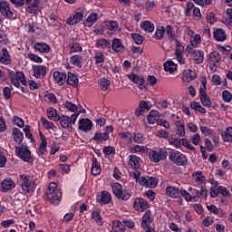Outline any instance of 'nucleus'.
<instances>
[{
	"label": "nucleus",
	"instance_id": "nucleus-11",
	"mask_svg": "<svg viewBox=\"0 0 232 232\" xmlns=\"http://www.w3.org/2000/svg\"><path fill=\"white\" fill-rule=\"evenodd\" d=\"M0 14L5 17V19H15V14L10 9V4L5 0H0Z\"/></svg>",
	"mask_w": 232,
	"mask_h": 232
},
{
	"label": "nucleus",
	"instance_id": "nucleus-34",
	"mask_svg": "<svg viewBox=\"0 0 232 232\" xmlns=\"http://www.w3.org/2000/svg\"><path fill=\"white\" fill-rule=\"evenodd\" d=\"M98 202L102 206H104V204H110L111 202V194L106 190H103Z\"/></svg>",
	"mask_w": 232,
	"mask_h": 232
},
{
	"label": "nucleus",
	"instance_id": "nucleus-17",
	"mask_svg": "<svg viewBox=\"0 0 232 232\" xmlns=\"http://www.w3.org/2000/svg\"><path fill=\"white\" fill-rule=\"evenodd\" d=\"M78 128L81 130V131H85L86 133L92 130V128H93V122L88 118H82L79 121Z\"/></svg>",
	"mask_w": 232,
	"mask_h": 232
},
{
	"label": "nucleus",
	"instance_id": "nucleus-60",
	"mask_svg": "<svg viewBox=\"0 0 232 232\" xmlns=\"http://www.w3.org/2000/svg\"><path fill=\"white\" fill-rule=\"evenodd\" d=\"M201 43L200 34H195L190 38V44L193 46V48H197L198 44Z\"/></svg>",
	"mask_w": 232,
	"mask_h": 232
},
{
	"label": "nucleus",
	"instance_id": "nucleus-13",
	"mask_svg": "<svg viewBox=\"0 0 232 232\" xmlns=\"http://www.w3.org/2000/svg\"><path fill=\"white\" fill-rule=\"evenodd\" d=\"M174 43L176 45L174 55L179 64H186V58H184V45H182L179 40H175Z\"/></svg>",
	"mask_w": 232,
	"mask_h": 232
},
{
	"label": "nucleus",
	"instance_id": "nucleus-46",
	"mask_svg": "<svg viewBox=\"0 0 232 232\" xmlns=\"http://www.w3.org/2000/svg\"><path fill=\"white\" fill-rule=\"evenodd\" d=\"M165 33H166L165 26L157 27L156 32L154 34V39H156L157 41H160V39H163Z\"/></svg>",
	"mask_w": 232,
	"mask_h": 232
},
{
	"label": "nucleus",
	"instance_id": "nucleus-19",
	"mask_svg": "<svg viewBox=\"0 0 232 232\" xmlns=\"http://www.w3.org/2000/svg\"><path fill=\"white\" fill-rule=\"evenodd\" d=\"M34 52H39V53H50L52 51V47H50V44L44 43V42H38L35 43L34 45Z\"/></svg>",
	"mask_w": 232,
	"mask_h": 232
},
{
	"label": "nucleus",
	"instance_id": "nucleus-6",
	"mask_svg": "<svg viewBox=\"0 0 232 232\" xmlns=\"http://www.w3.org/2000/svg\"><path fill=\"white\" fill-rule=\"evenodd\" d=\"M19 177L23 180L21 184L22 191L24 193H34L35 191V181L30 179V176L26 174H20Z\"/></svg>",
	"mask_w": 232,
	"mask_h": 232
},
{
	"label": "nucleus",
	"instance_id": "nucleus-56",
	"mask_svg": "<svg viewBox=\"0 0 232 232\" xmlns=\"http://www.w3.org/2000/svg\"><path fill=\"white\" fill-rule=\"evenodd\" d=\"M106 26L111 32H117L119 30V22L110 21L107 23Z\"/></svg>",
	"mask_w": 232,
	"mask_h": 232
},
{
	"label": "nucleus",
	"instance_id": "nucleus-61",
	"mask_svg": "<svg viewBox=\"0 0 232 232\" xmlns=\"http://www.w3.org/2000/svg\"><path fill=\"white\" fill-rule=\"evenodd\" d=\"M165 32L169 39V41L171 43H175V41H177V39H175V34H173V29L171 28V25H167L165 28Z\"/></svg>",
	"mask_w": 232,
	"mask_h": 232
},
{
	"label": "nucleus",
	"instance_id": "nucleus-64",
	"mask_svg": "<svg viewBox=\"0 0 232 232\" xmlns=\"http://www.w3.org/2000/svg\"><path fill=\"white\" fill-rule=\"evenodd\" d=\"M133 140L136 144H144V140H146V139L142 133H134Z\"/></svg>",
	"mask_w": 232,
	"mask_h": 232
},
{
	"label": "nucleus",
	"instance_id": "nucleus-28",
	"mask_svg": "<svg viewBox=\"0 0 232 232\" xmlns=\"http://www.w3.org/2000/svg\"><path fill=\"white\" fill-rule=\"evenodd\" d=\"M214 38L218 43H224L227 39V34H226V31L222 28H218L213 33Z\"/></svg>",
	"mask_w": 232,
	"mask_h": 232
},
{
	"label": "nucleus",
	"instance_id": "nucleus-5",
	"mask_svg": "<svg viewBox=\"0 0 232 232\" xmlns=\"http://www.w3.org/2000/svg\"><path fill=\"white\" fill-rule=\"evenodd\" d=\"M8 75L12 84H14V86H15L16 88H19L21 84L26 86V77H24V73H23V72L8 71Z\"/></svg>",
	"mask_w": 232,
	"mask_h": 232
},
{
	"label": "nucleus",
	"instance_id": "nucleus-36",
	"mask_svg": "<svg viewBox=\"0 0 232 232\" xmlns=\"http://www.w3.org/2000/svg\"><path fill=\"white\" fill-rule=\"evenodd\" d=\"M159 117L160 113L158 112V111L151 110L149 115L147 116V121L149 124H155V122L159 121Z\"/></svg>",
	"mask_w": 232,
	"mask_h": 232
},
{
	"label": "nucleus",
	"instance_id": "nucleus-43",
	"mask_svg": "<svg viewBox=\"0 0 232 232\" xmlns=\"http://www.w3.org/2000/svg\"><path fill=\"white\" fill-rule=\"evenodd\" d=\"M112 229L115 232H124L126 231V227H124L123 223L119 220L112 221Z\"/></svg>",
	"mask_w": 232,
	"mask_h": 232
},
{
	"label": "nucleus",
	"instance_id": "nucleus-18",
	"mask_svg": "<svg viewBox=\"0 0 232 232\" xmlns=\"http://www.w3.org/2000/svg\"><path fill=\"white\" fill-rule=\"evenodd\" d=\"M15 188V181L12 179V178H6L1 183V191L3 193H6L7 191H10Z\"/></svg>",
	"mask_w": 232,
	"mask_h": 232
},
{
	"label": "nucleus",
	"instance_id": "nucleus-7",
	"mask_svg": "<svg viewBox=\"0 0 232 232\" xmlns=\"http://www.w3.org/2000/svg\"><path fill=\"white\" fill-rule=\"evenodd\" d=\"M78 117L79 114H72L71 117L63 115L59 117L58 121H60L62 128L68 130V128H72V124L77 122Z\"/></svg>",
	"mask_w": 232,
	"mask_h": 232
},
{
	"label": "nucleus",
	"instance_id": "nucleus-23",
	"mask_svg": "<svg viewBox=\"0 0 232 232\" xmlns=\"http://www.w3.org/2000/svg\"><path fill=\"white\" fill-rule=\"evenodd\" d=\"M12 136L14 142H16L18 146H21V144H23V140H24V134L23 133V131H21V130L14 128L12 130Z\"/></svg>",
	"mask_w": 232,
	"mask_h": 232
},
{
	"label": "nucleus",
	"instance_id": "nucleus-33",
	"mask_svg": "<svg viewBox=\"0 0 232 232\" xmlns=\"http://www.w3.org/2000/svg\"><path fill=\"white\" fill-rule=\"evenodd\" d=\"M140 28L144 32H147L148 34H151L155 30V24L153 23H151L150 21L146 20V21L141 22Z\"/></svg>",
	"mask_w": 232,
	"mask_h": 232
},
{
	"label": "nucleus",
	"instance_id": "nucleus-62",
	"mask_svg": "<svg viewBox=\"0 0 232 232\" xmlns=\"http://www.w3.org/2000/svg\"><path fill=\"white\" fill-rule=\"evenodd\" d=\"M92 217L93 220H95L96 224H98V226H102L103 222L102 218L101 217V212L92 211Z\"/></svg>",
	"mask_w": 232,
	"mask_h": 232
},
{
	"label": "nucleus",
	"instance_id": "nucleus-32",
	"mask_svg": "<svg viewBox=\"0 0 232 232\" xmlns=\"http://www.w3.org/2000/svg\"><path fill=\"white\" fill-rule=\"evenodd\" d=\"M97 19H99V14L97 13H91L84 22V26H87V28L93 26L97 23Z\"/></svg>",
	"mask_w": 232,
	"mask_h": 232
},
{
	"label": "nucleus",
	"instance_id": "nucleus-48",
	"mask_svg": "<svg viewBox=\"0 0 232 232\" xmlns=\"http://www.w3.org/2000/svg\"><path fill=\"white\" fill-rule=\"evenodd\" d=\"M82 46L77 42H72L70 47V53H81Z\"/></svg>",
	"mask_w": 232,
	"mask_h": 232
},
{
	"label": "nucleus",
	"instance_id": "nucleus-49",
	"mask_svg": "<svg viewBox=\"0 0 232 232\" xmlns=\"http://www.w3.org/2000/svg\"><path fill=\"white\" fill-rule=\"evenodd\" d=\"M190 108L192 110H196V111H199V113H206V108L202 107V105H200V103L198 102H191Z\"/></svg>",
	"mask_w": 232,
	"mask_h": 232
},
{
	"label": "nucleus",
	"instance_id": "nucleus-51",
	"mask_svg": "<svg viewBox=\"0 0 232 232\" xmlns=\"http://www.w3.org/2000/svg\"><path fill=\"white\" fill-rule=\"evenodd\" d=\"M227 15H228L227 18L223 17L222 18V22L224 23V24H226L227 26H232V7L227 9Z\"/></svg>",
	"mask_w": 232,
	"mask_h": 232
},
{
	"label": "nucleus",
	"instance_id": "nucleus-45",
	"mask_svg": "<svg viewBox=\"0 0 232 232\" xmlns=\"http://www.w3.org/2000/svg\"><path fill=\"white\" fill-rule=\"evenodd\" d=\"M168 141L170 144V146L175 147L177 150H179V148H180V146H182V139H179V138L170 136L168 139Z\"/></svg>",
	"mask_w": 232,
	"mask_h": 232
},
{
	"label": "nucleus",
	"instance_id": "nucleus-47",
	"mask_svg": "<svg viewBox=\"0 0 232 232\" xmlns=\"http://www.w3.org/2000/svg\"><path fill=\"white\" fill-rule=\"evenodd\" d=\"M27 12L30 14H37V12H39V0H34V3L30 4L27 7Z\"/></svg>",
	"mask_w": 232,
	"mask_h": 232
},
{
	"label": "nucleus",
	"instance_id": "nucleus-14",
	"mask_svg": "<svg viewBox=\"0 0 232 232\" xmlns=\"http://www.w3.org/2000/svg\"><path fill=\"white\" fill-rule=\"evenodd\" d=\"M139 184H140V186H144L145 188H157L159 179H157V178L144 176L139 179Z\"/></svg>",
	"mask_w": 232,
	"mask_h": 232
},
{
	"label": "nucleus",
	"instance_id": "nucleus-50",
	"mask_svg": "<svg viewBox=\"0 0 232 232\" xmlns=\"http://www.w3.org/2000/svg\"><path fill=\"white\" fill-rule=\"evenodd\" d=\"M208 84V80L206 79V77H202L201 78V85L199 87V95H208V87H206V85Z\"/></svg>",
	"mask_w": 232,
	"mask_h": 232
},
{
	"label": "nucleus",
	"instance_id": "nucleus-21",
	"mask_svg": "<svg viewBox=\"0 0 232 232\" xmlns=\"http://www.w3.org/2000/svg\"><path fill=\"white\" fill-rule=\"evenodd\" d=\"M40 140L41 143L38 146V150H36V153L39 157H43L44 153H46V148L48 147V140H46V137L43 135V133L40 132Z\"/></svg>",
	"mask_w": 232,
	"mask_h": 232
},
{
	"label": "nucleus",
	"instance_id": "nucleus-63",
	"mask_svg": "<svg viewBox=\"0 0 232 232\" xmlns=\"http://www.w3.org/2000/svg\"><path fill=\"white\" fill-rule=\"evenodd\" d=\"M94 61L96 64H104V53L98 52L94 54Z\"/></svg>",
	"mask_w": 232,
	"mask_h": 232
},
{
	"label": "nucleus",
	"instance_id": "nucleus-29",
	"mask_svg": "<svg viewBox=\"0 0 232 232\" xmlns=\"http://www.w3.org/2000/svg\"><path fill=\"white\" fill-rule=\"evenodd\" d=\"M128 165L131 169H139L140 168V159L137 155H130Z\"/></svg>",
	"mask_w": 232,
	"mask_h": 232
},
{
	"label": "nucleus",
	"instance_id": "nucleus-40",
	"mask_svg": "<svg viewBox=\"0 0 232 232\" xmlns=\"http://www.w3.org/2000/svg\"><path fill=\"white\" fill-rule=\"evenodd\" d=\"M164 70L169 73L177 72L178 65L173 61H168L164 63Z\"/></svg>",
	"mask_w": 232,
	"mask_h": 232
},
{
	"label": "nucleus",
	"instance_id": "nucleus-42",
	"mask_svg": "<svg viewBox=\"0 0 232 232\" xmlns=\"http://www.w3.org/2000/svg\"><path fill=\"white\" fill-rule=\"evenodd\" d=\"M224 142H232V127H227L222 133Z\"/></svg>",
	"mask_w": 232,
	"mask_h": 232
},
{
	"label": "nucleus",
	"instance_id": "nucleus-25",
	"mask_svg": "<svg viewBox=\"0 0 232 232\" xmlns=\"http://www.w3.org/2000/svg\"><path fill=\"white\" fill-rule=\"evenodd\" d=\"M193 180L198 184V186H202L206 183V176L203 171L198 170L192 173Z\"/></svg>",
	"mask_w": 232,
	"mask_h": 232
},
{
	"label": "nucleus",
	"instance_id": "nucleus-37",
	"mask_svg": "<svg viewBox=\"0 0 232 232\" xmlns=\"http://www.w3.org/2000/svg\"><path fill=\"white\" fill-rule=\"evenodd\" d=\"M46 113L49 121H59V117H61L57 113V109L55 108H48Z\"/></svg>",
	"mask_w": 232,
	"mask_h": 232
},
{
	"label": "nucleus",
	"instance_id": "nucleus-39",
	"mask_svg": "<svg viewBox=\"0 0 232 232\" xmlns=\"http://www.w3.org/2000/svg\"><path fill=\"white\" fill-rule=\"evenodd\" d=\"M67 84H70V86L77 87L79 85V78H77L75 74L69 72L67 74Z\"/></svg>",
	"mask_w": 232,
	"mask_h": 232
},
{
	"label": "nucleus",
	"instance_id": "nucleus-57",
	"mask_svg": "<svg viewBox=\"0 0 232 232\" xmlns=\"http://www.w3.org/2000/svg\"><path fill=\"white\" fill-rule=\"evenodd\" d=\"M130 197H131V194L130 193V191L126 189H121L117 198H119L120 200H130Z\"/></svg>",
	"mask_w": 232,
	"mask_h": 232
},
{
	"label": "nucleus",
	"instance_id": "nucleus-30",
	"mask_svg": "<svg viewBox=\"0 0 232 232\" xmlns=\"http://www.w3.org/2000/svg\"><path fill=\"white\" fill-rule=\"evenodd\" d=\"M53 77L58 86H63L66 82V72H54Z\"/></svg>",
	"mask_w": 232,
	"mask_h": 232
},
{
	"label": "nucleus",
	"instance_id": "nucleus-58",
	"mask_svg": "<svg viewBox=\"0 0 232 232\" xmlns=\"http://www.w3.org/2000/svg\"><path fill=\"white\" fill-rule=\"evenodd\" d=\"M64 106L68 111H72V113L77 112V110H79V107L72 102H65Z\"/></svg>",
	"mask_w": 232,
	"mask_h": 232
},
{
	"label": "nucleus",
	"instance_id": "nucleus-41",
	"mask_svg": "<svg viewBox=\"0 0 232 232\" xmlns=\"http://www.w3.org/2000/svg\"><path fill=\"white\" fill-rule=\"evenodd\" d=\"M70 63L71 64H73V66H78V68H82V57H81L79 54H74L71 57Z\"/></svg>",
	"mask_w": 232,
	"mask_h": 232
},
{
	"label": "nucleus",
	"instance_id": "nucleus-53",
	"mask_svg": "<svg viewBox=\"0 0 232 232\" xmlns=\"http://www.w3.org/2000/svg\"><path fill=\"white\" fill-rule=\"evenodd\" d=\"M119 137L120 139H123V140H127L129 144H131V142H133V135H131L130 131L120 132Z\"/></svg>",
	"mask_w": 232,
	"mask_h": 232
},
{
	"label": "nucleus",
	"instance_id": "nucleus-10",
	"mask_svg": "<svg viewBox=\"0 0 232 232\" xmlns=\"http://www.w3.org/2000/svg\"><path fill=\"white\" fill-rule=\"evenodd\" d=\"M128 79L131 81V82H134V84H137L139 90H141V92H146L148 88H146V80H144V77L139 76L135 74V72H130L128 74Z\"/></svg>",
	"mask_w": 232,
	"mask_h": 232
},
{
	"label": "nucleus",
	"instance_id": "nucleus-9",
	"mask_svg": "<svg viewBox=\"0 0 232 232\" xmlns=\"http://www.w3.org/2000/svg\"><path fill=\"white\" fill-rule=\"evenodd\" d=\"M168 157V151L166 150L161 149L159 151L157 150H151L149 153V159L151 162H155V164H159L160 160H164Z\"/></svg>",
	"mask_w": 232,
	"mask_h": 232
},
{
	"label": "nucleus",
	"instance_id": "nucleus-35",
	"mask_svg": "<svg viewBox=\"0 0 232 232\" xmlns=\"http://www.w3.org/2000/svg\"><path fill=\"white\" fill-rule=\"evenodd\" d=\"M102 169L101 168V163L97 162V158H92V175L97 176L101 175Z\"/></svg>",
	"mask_w": 232,
	"mask_h": 232
},
{
	"label": "nucleus",
	"instance_id": "nucleus-16",
	"mask_svg": "<svg viewBox=\"0 0 232 232\" xmlns=\"http://www.w3.org/2000/svg\"><path fill=\"white\" fill-rule=\"evenodd\" d=\"M133 208L136 211L144 212L148 208H150V204L144 198H137L134 200Z\"/></svg>",
	"mask_w": 232,
	"mask_h": 232
},
{
	"label": "nucleus",
	"instance_id": "nucleus-22",
	"mask_svg": "<svg viewBox=\"0 0 232 232\" xmlns=\"http://www.w3.org/2000/svg\"><path fill=\"white\" fill-rule=\"evenodd\" d=\"M181 79L183 82H191V81L197 79V73L191 69H186L182 72Z\"/></svg>",
	"mask_w": 232,
	"mask_h": 232
},
{
	"label": "nucleus",
	"instance_id": "nucleus-1",
	"mask_svg": "<svg viewBox=\"0 0 232 232\" xmlns=\"http://www.w3.org/2000/svg\"><path fill=\"white\" fill-rule=\"evenodd\" d=\"M14 148L15 155L18 159H21L24 162H34V156H32V151L26 144L23 143L21 145H16Z\"/></svg>",
	"mask_w": 232,
	"mask_h": 232
},
{
	"label": "nucleus",
	"instance_id": "nucleus-27",
	"mask_svg": "<svg viewBox=\"0 0 232 232\" xmlns=\"http://www.w3.org/2000/svg\"><path fill=\"white\" fill-rule=\"evenodd\" d=\"M111 48L116 53H122L125 50L124 44H122V42L119 38L112 39Z\"/></svg>",
	"mask_w": 232,
	"mask_h": 232
},
{
	"label": "nucleus",
	"instance_id": "nucleus-52",
	"mask_svg": "<svg viewBox=\"0 0 232 232\" xmlns=\"http://www.w3.org/2000/svg\"><path fill=\"white\" fill-rule=\"evenodd\" d=\"M110 139V134L108 132H96L94 136V140L101 142L102 140H108Z\"/></svg>",
	"mask_w": 232,
	"mask_h": 232
},
{
	"label": "nucleus",
	"instance_id": "nucleus-24",
	"mask_svg": "<svg viewBox=\"0 0 232 232\" xmlns=\"http://www.w3.org/2000/svg\"><path fill=\"white\" fill-rule=\"evenodd\" d=\"M176 119L175 127L177 135H179V137H186V127L184 126V122L179 120L180 119L179 116H176Z\"/></svg>",
	"mask_w": 232,
	"mask_h": 232
},
{
	"label": "nucleus",
	"instance_id": "nucleus-59",
	"mask_svg": "<svg viewBox=\"0 0 232 232\" xmlns=\"http://www.w3.org/2000/svg\"><path fill=\"white\" fill-rule=\"evenodd\" d=\"M44 101H46L47 102H51L52 104H57L58 102L57 97L52 92L44 95Z\"/></svg>",
	"mask_w": 232,
	"mask_h": 232
},
{
	"label": "nucleus",
	"instance_id": "nucleus-54",
	"mask_svg": "<svg viewBox=\"0 0 232 232\" xmlns=\"http://www.w3.org/2000/svg\"><path fill=\"white\" fill-rule=\"evenodd\" d=\"M27 58L29 61H32V63H36L37 64L43 63V58L35 53H27Z\"/></svg>",
	"mask_w": 232,
	"mask_h": 232
},
{
	"label": "nucleus",
	"instance_id": "nucleus-44",
	"mask_svg": "<svg viewBox=\"0 0 232 232\" xmlns=\"http://www.w3.org/2000/svg\"><path fill=\"white\" fill-rule=\"evenodd\" d=\"M99 84L102 92H108V90H110V86H111V82L107 78H102Z\"/></svg>",
	"mask_w": 232,
	"mask_h": 232
},
{
	"label": "nucleus",
	"instance_id": "nucleus-2",
	"mask_svg": "<svg viewBox=\"0 0 232 232\" xmlns=\"http://www.w3.org/2000/svg\"><path fill=\"white\" fill-rule=\"evenodd\" d=\"M46 194L48 196V198H50L52 204L57 206V204L61 202V197L63 193L61 192V189L57 188V183L51 182L49 184V188L46 191Z\"/></svg>",
	"mask_w": 232,
	"mask_h": 232
},
{
	"label": "nucleus",
	"instance_id": "nucleus-3",
	"mask_svg": "<svg viewBox=\"0 0 232 232\" xmlns=\"http://www.w3.org/2000/svg\"><path fill=\"white\" fill-rule=\"evenodd\" d=\"M84 14H86V7L80 6L74 10V14L66 19V24L73 26L81 23L84 19Z\"/></svg>",
	"mask_w": 232,
	"mask_h": 232
},
{
	"label": "nucleus",
	"instance_id": "nucleus-26",
	"mask_svg": "<svg viewBox=\"0 0 232 232\" xmlns=\"http://www.w3.org/2000/svg\"><path fill=\"white\" fill-rule=\"evenodd\" d=\"M0 63L5 64V66L12 64V58L10 57V53L6 48L2 49V53L0 54Z\"/></svg>",
	"mask_w": 232,
	"mask_h": 232
},
{
	"label": "nucleus",
	"instance_id": "nucleus-8",
	"mask_svg": "<svg viewBox=\"0 0 232 232\" xmlns=\"http://www.w3.org/2000/svg\"><path fill=\"white\" fill-rule=\"evenodd\" d=\"M32 72L34 79H44L48 73V67L43 64H34L32 67Z\"/></svg>",
	"mask_w": 232,
	"mask_h": 232
},
{
	"label": "nucleus",
	"instance_id": "nucleus-20",
	"mask_svg": "<svg viewBox=\"0 0 232 232\" xmlns=\"http://www.w3.org/2000/svg\"><path fill=\"white\" fill-rule=\"evenodd\" d=\"M220 59H222V56L220 55V53H218V52L212 51L208 54V63L211 64L210 68L212 70H213V66L215 68H217V66H218V63H220Z\"/></svg>",
	"mask_w": 232,
	"mask_h": 232
},
{
	"label": "nucleus",
	"instance_id": "nucleus-38",
	"mask_svg": "<svg viewBox=\"0 0 232 232\" xmlns=\"http://www.w3.org/2000/svg\"><path fill=\"white\" fill-rule=\"evenodd\" d=\"M96 48H102L103 50H110L111 48V43L107 39H99L96 42Z\"/></svg>",
	"mask_w": 232,
	"mask_h": 232
},
{
	"label": "nucleus",
	"instance_id": "nucleus-4",
	"mask_svg": "<svg viewBox=\"0 0 232 232\" xmlns=\"http://www.w3.org/2000/svg\"><path fill=\"white\" fill-rule=\"evenodd\" d=\"M169 160L171 161L172 164L176 166H186L188 164V158L184 155V153L172 150L169 153Z\"/></svg>",
	"mask_w": 232,
	"mask_h": 232
},
{
	"label": "nucleus",
	"instance_id": "nucleus-15",
	"mask_svg": "<svg viewBox=\"0 0 232 232\" xmlns=\"http://www.w3.org/2000/svg\"><path fill=\"white\" fill-rule=\"evenodd\" d=\"M194 64H202L204 63V52L200 50H193L191 49L188 52Z\"/></svg>",
	"mask_w": 232,
	"mask_h": 232
},
{
	"label": "nucleus",
	"instance_id": "nucleus-12",
	"mask_svg": "<svg viewBox=\"0 0 232 232\" xmlns=\"http://www.w3.org/2000/svg\"><path fill=\"white\" fill-rule=\"evenodd\" d=\"M152 222L153 218H151V210H147L141 218V226L146 232H155V229L151 227Z\"/></svg>",
	"mask_w": 232,
	"mask_h": 232
},
{
	"label": "nucleus",
	"instance_id": "nucleus-31",
	"mask_svg": "<svg viewBox=\"0 0 232 232\" xmlns=\"http://www.w3.org/2000/svg\"><path fill=\"white\" fill-rule=\"evenodd\" d=\"M166 194L171 198H179L180 197V190L173 186H168L166 188Z\"/></svg>",
	"mask_w": 232,
	"mask_h": 232
},
{
	"label": "nucleus",
	"instance_id": "nucleus-55",
	"mask_svg": "<svg viewBox=\"0 0 232 232\" xmlns=\"http://www.w3.org/2000/svg\"><path fill=\"white\" fill-rule=\"evenodd\" d=\"M112 193L115 195L116 198L121 195L122 189V185L121 183H114L111 185Z\"/></svg>",
	"mask_w": 232,
	"mask_h": 232
}]
</instances>
